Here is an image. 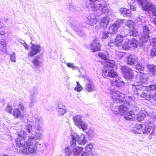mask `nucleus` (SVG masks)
<instances>
[{
	"mask_svg": "<svg viewBox=\"0 0 156 156\" xmlns=\"http://www.w3.org/2000/svg\"><path fill=\"white\" fill-rule=\"evenodd\" d=\"M97 0H90L91 4L94 3Z\"/></svg>",
	"mask_w": 156,
	"mask_h": 156,
	"instance_id": "nucleus-57",
	"label": "nucleus"
},
{
	"mask_svg": "<svg viewBox=\"0 0 156 156\" xmlns=\"http://www.w3.org/2000/svg\"><path fill=\"white\" fill-rule=\"evenodd\" d=\"M5 30L4 29V30H3L2 28H1V29H0V34L1 35H4L5 34Z\"/></svg>",
	"mask_w": 156,
	"mask_h": 156,
	"instance_id": "nucleus-47",
	"label": "nucleus"
},
{
	"mask_svg": "<svg viewBox=\"0 0 156 156\" xmlns=\"http://www.w3.org/2000/svg\"><path fill=\"white\" fill-rule=\"evenodd\" d=\"M146 90L147 92L154 91L156 90V83L147 86Z\"/></svg>",
	"mask_w": 156,
	"mask_h": 156,
	"instance_id": "nucleus-28",
	"label": "nucleus"
},
{
	"mask_svg": "<svg viewBox=\"0 0 156 156\" xmlns=\"http://www.w3.org/2000/svg\"><path fill=\"white\" fill-rule=\"evenodd\" d=\"M140 5L145 10H151L154 9V6L152 4L148 2H143L142 1Z\"/></svg>",
	"mask_w": 156,
	"mask_h": 156,
	"instance_id": "nucleus-14",
	"label": "nucleus"
},
{
	"mask_svg": "<svg viewBox=\"0 0 156 156\" xmlns=\"http://www.w3.org/2000/svg\"><path fill=\"white\" fill-rule=\"evenodd\" d=\"M112 30L114 33H115L117 31L118 29V27L117 24H113L112 27Z\"/></svg>",
	"mask_w": 156,
	"mask_h": 156,
	"instance_id": "nucleus-36",
	"label": "nucleus"
},
{
	"mask_svg": "<svg viewBox=\"0 0 156 156\" xmlns=\"http://www.w3.org/2000/svg\"><path fill=\"white\" fill-rule=\"evenodd\" d=\"M72 139L70 141V145L73 147L76 146V142L77 141L80 145H84L87 143V141L83 136H80L77 134L72 135Z\"/></svg>",
	"mask_w": 156,
	"mask_h": 156,
	"instance_id": "nucleus-2",
	"label": "nucleus"
},
{
	"mask_svg": "<svg viewBox=\"0 0 156 156\" xmlns=\"http://www.w3.org/2000/svg\"><path fill=\"white\" fill-rule=\"evenodd\" d=\"M66 153H67L68 151H70V149L69 147H67L66 148Z\"/></svg>",
	"mask_w": 156,
	"mask_h": 156,
	"instance_id": "nucleus-54",
	"label": "nucleus"
},
{
	"mask_svg": "<svg viewBox=\"0 0 156 156\" xmlns=\"http://www.w3.org/2000/svg\"><path fill=\"white\" fill-rule=\"evenodd\" d=\"M89 154L88 153L86 152H84L82 153L81 156H88Z\"/></svg>",
	"mask_w": 156,
	"mask_h": 156,
	"instance_id": "nucleus-50",
	"label": "nucleus"
},
{
	"mask_svg": "<svg viewBox=\"0 0 156 156\" xmlns=\"http://www.w3.org/2000/svg\"><path fill=\"white\" fill-rule=\"evenodd\" d=\"M16 56L15 53H13L10 55V59L11 62H15L16 61Z\"/></svg>",
	"mask_w": 156,
	"mask_h": 156,
	"instance_id": "nucleus-39",
	"label": "nucleus"
},
{
	"mask_svg": "<svg viewBox=\"0 0 156 156\" xmlns=\"http://www.w3.org/2000/svg\"><path fill=\"white\" fill-rule=\"evenodd\" d=\"M139 82L142 84H146L148 82V77L146 73H141L139 75Z\"/></svg>",
	"mask_w": 156,
	"mask_h": 156,
	"instance_id": "nucleus-18",
	"label": "nucleus"
},
{
	"mask_svg": "<svg viewBox=\"0 0 156 156\" xmlns=\"http://www.w3.org/2000/svg\"><path fill=\"white\" fill-rule=\"evenodd\" d=\"M98 55L104 60H106L107 59L106 55L103 53H99L98 54Z\"/></svg>",
	"mask_w": 156,
	"mask_h": 156,
	"instance_id": "nucleus-41",
	"label": "nucleus"
},
{
	"mask_svg": "<svg viewBox=\"0 0 156 156\" xmlns=\"http://www.w3.org/2000/svg\"><path fill=\"white\" fill-rule=\"evenodd\" d=\"M34 136L32 137L31 136H30L29 137V139L30 140H32L34 139Z\"/></svg>",
	"mask_w": 156,
	"mask_h": 156,
	"instance_id": "nucleus-56",
	"label": "nucleus"
},
{
	"mask_svg": "<svg viewBox=\"0 0 156 156\" xmlns=\"http://www.w3.org/2000/svg\"><path fill=\"white\" fill-rule=\"evenodd\" d=\"M17 136L18 137L15 139L16 146L18 148H22L19 150V154L25 155L36 152L37 148L31 147V144L29 141L26 140V137L22 136L19 133L18 134Z\"/></svg>",
	"mask_w": 156,
	"mask_h": 156,
	"instance_id": "nucleus-1",
	"label": "nucleus"
},
{
	"mask_svg": "<svg viewBox=\"0 0 156 156\" xmlns=\"http://www.w3.org/2000/svg\"><path fill=\"white\" fill-rule=\"evenodd\" d=\"M122 69L124 76L126 79H131L133 78L134 76L133 71L131 68L122 66Z\"/></svg>",
	"mask_w": 156,
	"mask_h": 156,
	"instance_id": "nucleus-6",
	"label": "nucleus"
},
{
	"mask_svg": "<svg viewBox=\"0 0 156 156\" xmlns=\"http://www.w3.org/2000/svg\"><path fill=\"white\" fill-rule=\"evenodd\" d=\"M18 108L20 109L22 111H23L25 109V108L23 104L19 103L18 105Z\"/></svg>",
	"mask_w": 156,
	"mask_h": 156,
	"instance_id": "nucleus-44",
	"label": "nucleus"
},
{
	"mask_svg": "<svg viewBox=\"0 0 156 156\" xmlns=\"http://www.w3.org/2000/svg\"><path fill=\"white\" fill-rule=\"evenodd\" d=\"M138 61L137 57L133 55H129L127 58V64L130 65H133Z\"/></svg>",
	"mask_w": 156,
	"mask_h": 156,
	"instance_id": "nucleus-15",
	"label": "nucleus"
},
{
	"mask_svg": "<svg viewBox=\"0 0 156 156\" xmlns=\"http://www.w3.org/2000/svg\"><path fill=\"white\" fill-rule=\"evenodd\" d=\"M135 117L136 115L135 114L132 112L130 111L127 113L125 116L124 118L127 120H133L135 119Z\"/></svg>",
	"mask_w": 156,
	"mask_h": 156,
	"instance_id": "nucleus-21",
	"label": "nucleus"
},
{
	"mask_svg": "<svg viewBox=\"0 0 156 156\" xmlns=\"http://www.w3.org/2000/svg\"><path fill=\"white\" fill-rule=\"evenodd\" d=\"M118 110L120 114L122 115L126 112L128 110V108L124 105H121L119 106Z\"/></svg>",
	"mask_w": 156,
	"mask_h": 156,
	"instance_id": "nucleus-23",
	"label": "nucleus"
},
{
	"mask_svg": "<svg viewBox=\"0 0 156 156\" xmlns=\"http://www.w3.org/2000/svg\"><path fill=\"white\" fill-rule=\"evenodd\" d=\"M154 129L152 126L147 124L144 125L142 132L144 134H149V137L151 138V136L154 134Z\"/></svg>",
	"mask_w": 156,
	"mask_h": 156,
	"instance_id": "nucleus-8",
	"label": "nucleus"
},
{
	"mask_svg": "<svg viewBox=\"0 0 156 156\" xmlns=\"http://www.w3.org/2000/svg\"><path fill=\"white\" fill-rule=\"evenodd\" d=\"M119 11L124 16H128L131 14L130 10L125 8H121L120 9Z\"/></svg>",
	"mask_w": 156,
	"mask_h": 156,
	"instance_id": "nucleus-25",
	"label": "nucleus"
},
{
	"mask_svg": "<svg viewBox=\"0 0 156 156\" xmlns=\"http://www.w3.org/2000/svg\"><path fill=\"white\" fill-rule=\"evenodd\" d=\"M33 64L36 66H38L39 65L40 62L37 58H35L34 59L32 62Z\"/></svg>",
	"mask_w": 156,
	"mask_h": 156,
	"instance_id": "nucleus-38",
	"label": "nucleus"
},
{
	"mask_svg": "<svg viewBox=\"0 0 156 156\" xmlns=\"http://www.w3.org/2000/svg\"><path fill=\"white\" fill-rule=\"evenodd\" d=\"M1 44L4 47H5L6 46V42L5 41H1Z\"/></svg>",
	"mask_w": 156,
	"mask_h": 156,
	"instance_id": "nucleus-49",
	"label": "nucleus"
},
{
	"mask_svg": "<svg viewBox=\"0 0 156 156\" xmlns=\"http://www.w3.org/2000/svg\"><path fill=\"white\" fill-rule=\"evenodd\" d=\"M93 21H94V24H96L98 21L97 19L95 18L93 19Z\"/></svg>",
	"mask_w": 156,
	"mask_h": 156,
	"instance_id": "nucleus-55",
	"label": "nucleus"
},
{
	"mask_svg": "<svg viewBox=\"0 0 156 156\" xmlns=\"http://www.w3.org/2000/svg\"><path fill=\"white\" fill-rule=\"evenodd\" d=\"M2 156H9V155L7 154H3Z\"/></svg>",
	"mask_w": 156,
	"mask_h": 156,
	"instance_id": "nucleus-59",
	"label": "nucleus"
},
{
	"mask_svg": "<svg viewBox=\"0 0 156 156\" xmlns=\"http://www.w3.org/2000/svg\"><path fill=\"white\" fill-rule=\"evenodd\" d=\"M150 33V30L149 27L146 26H144L142 36L140 39L142 43L146 42L150 40V37L149 34Z\"/></svg>",
	"mask_w": 156,
	"mask_h": 156,
	"instance_id": "nucleus-4",
	"label": "nucleus"
},
{
	"mask_svg": "<svg viewBox=\"0 0 156 156\" xmlns=\"http://www.w3.org/2000/svg\"><path fill=\"white\" fill-rule=\"evenodd\" d=\"M111 85L113 86H115L119 88L123 87L124 85V82L119 77H117L115 80H112L111 81Z\"/></svg>",
	"mask_w": 156,
	"mask_h": 156,
	"instance_id": "nucleus-10",
	"label": "nucleus"
},
{
	"mask_svg": "<svg viewBox=\"0 0 156 156\" xmlns=\"http://www.w3.org/2000/svg\"><path fill=\"white\" fill-rule=\"evenodd\" d=\"M108 10L107 7L106 6H103L101 9L102 12L103 13L107 12Z\"/></svg>",
	"mask_w": 156,
	"mask_h": 156,
	"instance_id": "nucleus-43",
	"label": "nucleus"
},
{
	"mask_svg": "<svg viewBox=\"0 0 156 156\" xmlns=\"http://www.w3.org/2000/svg\"><path fill=\"white\" fill-rule=\"evenodd\" d=\"M12 114L15 119L22 118L24 115L21 112L20 110L18 108H15L13 110Z\"/></svg>",
	"mask_w": 156,
	"mask_h": 156,
	"instance_id": "nucleus-16",
	"label": "nucleus"
},
{
	"mask_svg": "<svg viewBox=\"0 0 156 156\" xmlns=\"http://www.w3.org/2000/svg\"><path fill=\"white\" fill-rule=\"evenodd\" d=\"M136 94L138 96H140L141 98H144L146 100H147L148 98V100H150V98H151L150 97V95H149L147 93L145 92H143L140 94L136 92Z\"/></svg>",
	"mask_w": 156,
	"mask_h": 156,
	"instance_id": "nucleus-31",
	"label": "nucleus"
},
{
	"mask_svg": "<svg viewBox=\"0 0 156 156\" xmlns=\"http://www.w3.org/2000/svg\"><path fill=\"white\" fill-rule=\"evenodd\" d=\"M130 9L132 11H135L136 10V8L133 5L130 6Z\"/></svg>",
	"mask_w": 156,
	"mask_h": 156,
	"instance_id": "nucleus-51",
	"label": "nucleus"
},
{
	"mask_svg": "<svg viewBox=\"0 0 156 156\" xmlns=\"http://www.w3.org/2000/svg\"><path fill=\"white\" fill-rule=\"evenodd\" d=\"M109 23V18L106 17H104L101 21L100 26L101 27H106L108 24Z\"/></svg>",
	"mask_w": 156,
	"mask_h": 156,
	"instance_id": "nucleus-20",
	"label": "nucleus"
},
{
	"mask_svg": "<svg viewBox=\"0 0 156 156\" xmlns=\"http://www.w3.org/2000/svg\"><path fill=\"white\" fill-rule=\"evenodd\" d=\"M73 120L75 124L77 126L82 121L81 120V117L80 115H76L73 118Z\"/></svg>",
	"mask_w": 156,
	"mask_h": 156,
	"instance_id": "nucleus-26",
	"label": "nucleus"
},
{
	"mask_svg": "<svg viewBox=\"0 0 156 156\" xmlns=\"http://www.w3.org/2000/svg\"><path fill=\"white\" fill-rule=\"evenodd\" d=\"M76 87H75L74 90L78 92H80L82 90L83 88L78 82H76Z\"/></svg>",
	"mask_w": 156,
	"mask_h": 156,
	"instance_id": "nucleus-35",
	"label": "nucleus"
},
{
	"mask_svg": "<svg viewBox=\"0 0 156 156\" xmlns=\"http://www.w3.org/2000/svg\"><path fill=\"white\" fill-rule=\"evenodd\" d=\"M30 49L31 51L28 53V56L32 57L40 51L41 47L39 45L32 44Z\"/></svg>",
	"mask_w": 156,
	"mask_h": 156,
	"instance_id": "nucleus-9",
	"label": "nucleus"
},
{
	"mask_svg": "<svg viewBox=\"0 0 156 156\" xmlns=\"http://www.w3.org/2000/svg\"><path fill=\"white\" fill-rule=\"evenodd\" d=\"M102 76L104 78L109 77L114 78L118 76V74L114 70L105 69L102 71Z\"/></svg>",
	"mask_w": 156,
	"mask_h": 156,
	"instance_id": "nucleus-5",
	"label": "nucleus"
},
{
	"mask_svg": "<svg viewBox=\"0 0 156 156\" xmlns=\"http://www.w3.org/2000/svg\"><path fill=\"white\" fill-rule=\"evenodd\" d=\"M135 68L136 70L138 72L141 71H143L144 69V67L143 65L139 63H137L136 65Z\"/></svg>",
	"mask_w": 156,
	"mask_h": 156,
	"instance_id": "nucleus-33",
	"label": "nucleus"
},
{
	"mask_svg": "<svg viewBox=\"0 0 156 156\" xmlns=\"http://www.w3.org/2000/svg\"><path fill=\"white\" fill-rule=\"evenodd\" d=\"M78 127L81 129L83 131L86 130L87 127V126L84 122L82 121L80 124L77 126Z\"/></svg>",
	"mask_w": 156,
	"mask_h": 156,
	"instance_id": "nucleus-34",
	"label": "nucleus"
},
{
	"mask_svg": "<svg viewBox=\"0 0 156 156\" xmlns=\"http://www.w3.org/2000/svg\"><path fill=\"white\" fill-rule=\"evenodd\" d=\"M31 129L29 128H27L26 130L29 133H30V130Z\"/></svg>",
	"mask_w": 156,
	"mask_h": 156,
	"instance_id": "nucleus-58",
	"label": "nucleus"
},
{
	"mask_svg": "<svg viewBox=\"0 0 156 156\" xmlns=\"http://www.w3.org/2000/svg\"><path fill=\"white\" fill-rule=\"evenodd\" d=\"M111 96L113 100L118 103L123 102L124 98L123 94L119 91L112 92Z\"/></svg>",
	"mask_w": 156,
	"mask_h": 156,
	"instance_id": "nucleus-7",
	"label": "nucleus"
},
{
	"mask_svg": "<svg viewBox=\"0 0 156 156\" xmlns=\"http://www.w3.org/2000/svg\"><path fill=\"white\" fill-rule=\"evenodd\" d=\"M67 66L69 68H75V66H74V65L72 63L68 62L66 63Z\"/></svg>",
	"mask_w": 156,
	"mask_h": 156,
	"instance_id": "nucleus-45",
	"label": "nucleus"
},
{
	"mask_svg": "<svg viewBox=\"0 0 156 156\" xmlns=\"http://www.w3.org/2000/svg\"><path fill=\"white\" fill-rule=\"evenodd\" d=\"M143 125L142 124H137L133 127V132L134 133H140L141 131L143 132Z\"/></svg>",
	"mask_w": 156,
	"mask_h": 156,
	"instance_id": "nucleus-19",
	"label": "nucleus"
},
{
	"mask_svg": "<svg viewBox=\"0 0 156 156\" xmlns=\"http://www.w3.org/2000/svg\"><path fill=\"white\" fill-rule=\"evenodd\" d=\"M121 22H120V23H123V20H121Z\"/></svg>",
	"mask_w": 156,
	"mask_h": 156,
	"instance_id": "nucleus-60",
	"label": "nucleus"
},
{
	"mask_svg": "<svg viewBox=\"0 0 156 156\" xmlns=\"http://www.w3.org/2000/svg\"><path fill=\"white\" fill-rule=\"evenodd\" d=\"M83 148L77 147L74 148L73 150V152L74 156H78L83 151Z\"/></svg>",
	"mask_w": 156,
	"mask_h": 156,
	"instance_id": "nucleus-22",
	"label": "nucleus"
},
{
	"mask_svg": "<svg viewBox=\"0 0 156 156\" xmlns=\"http://www.w3.org/2000/svg\"><path fill=\"white\" fill-rule=\"evenodd\" d=\"M153 10L152 12V14L154 16H156V8L153 9Z\"/></svg>",
	"mask_w": 156,
	"mask_h": 156,
	"instance_id": "nucleus-48",
	"label": "nucleus"
},
{
	"mask_svg": "<svg viewBox=\"0 0 156 156\" xmlns=\"http://www.w3.org/2000/svg\"><path fill=\"white\" fill-rule=\"evenodd\" d=\"M86 150L88 151H90L93 148V145L91 144H89L85 147Z\"/></svg>",
	"mask_w": 156,
	"mask_h": 156,
	"instance_id": "nucleus-42",
	"label": "nucleus"
},
{
	"mask_svg": "<svg viewBox=\"0 0 156 156\" xmlns=\"http://www.w3.org/2000/svg\"><path fill=\"white\" fill-rule=\"evenodd\" d=\"M12 107L11 106L8 105L6 108V111L9 113L12 114L13 111Z\"/></svg>",
	"mask_w": 156,
	"mask_h": 156,
	"instance_id": "nucleus-37",
	"label": "nucleus"
},
{
	"mask_svg": "<svg viewBox=\"0 0 156 156\" xmlns=\"http://www.w3.org/2000/svg\"><path fill=\"white\" fill-rule=\"evenodd\" d=\"M147 67L150 72L154 74L156 72V66L148 64L147 65Z\"/></svg>",
	"mask_w": 156,
	"mask_h": 156,
	"instance_id": "nucleus-30",
	"label": "nucleus"
},
{
	"mask_svg": "<svg viewBox=\"0 0 156 156\" xmlns=\"http://www.w3.org/2000/svg\"><path fill=\"white\" fill-rule=\"evenodd\" d=\"M85 88L86 90L89 92H92L94 90V85L90 82L86 85Z\"/></svg>",
	"mask_w": 156,
	"mask_h": 156,
	"instance_id": "nucleus-29",
	"label": "nucleus"
},
{
	"mask_svg": "<svg viewBox=\"0 0 156 156\" xmlns=\"http://www.w3.org/2000/svg\"><path fill=\"white\" fill-rule=\"evenodd\" d=\"M106 64L104 66V69H109V68H113L115 66V63L114 62H111V61H108L106 62Z\"/></svg>",
	"mask_w": 156,
	"mask_h": 156,
	"instance_id": "nucleus-27",
	"label": "nucleus"
},
{
	"mask_svg": "<svg viewBox=\"0 0 156 156\" xmlns=\"http://www.w3.org/2000/svg\"><path fill=\"white\" fill-rule=\"evenodd\" d=\"M132 1L135 2H137L140 4L142 1V0H132Z\"/></svg>",
	"mask_w": 156,
	"mask_h": 156,
	"instance_id": "nucleus-52",
	"label": "nucleus"
},
{
	"mask_svg": "<svg viewBox=\"0 0 156 156\" xmlns=\"http://www.w3.org/2000/svg\"><path fill=\"white\" fill-rule=\"evenodd\" d=\"M127 26L129 28V33L130 36L133 37H136L138 35V32L132 24H127Z\"/></svg>",
	"mask_w": 156,
	"mask_h": 156,
	"instance_id": "nucleus-17",
	"label": "nucleus"
},
{
	"mask_svg": "<svg viewBox=\"0 0 156 156\" xmlns=\"http://www.w3.org/2000/svg\"><path fill=\"white\" fill-rule=\"evenodd\" d=\"M150 45L152 47L150 55L152 57L156 56V38H152L150 42Z\"/></svg>",
	"mask_w": 156,
	"mask_h": 156,
	"instance_id": "nucleus-13",
	"label": "nucleus"
},
{
	"mask_svg": "<svg viewBox=\"0 0 156 156\" xmlns=\"http://www.w3.org/2000/svg\"><path fill=\"white\" fill-rule=\"evenodd\" d=\"M136 45V44L133 41L128 40L127 41L123 43L121 47L123 50L127 51L129 50L131 47H135Z\"/></svg>",
	"mask_w": 156,
	"mask_h": 156,
	"instance_id": "nucleus-11",
	"label": "nucleus"
},
{
	"mask_svg": "<svg viewBox=\"0 0 156 156\" xmlns=\"http://www.w3.org/2000/svg\"><path fill=\"white\" fill-rule=\"evenodd\" d=\"M142 84L140 82L137 81L135 82L133 85L134 86L136 90L141 91L143 90L144 87Z\"/></svg>",
	"mask_w": 156,
	"mask_h": 156,
	"instance_id": "nucleus-24",
	"label": "nucleus"
},
{
	"mask_svg": "<svg viewBox=\"0 0 156 156\" xmlns=\"http://www.w3.org/2000/svg\"><path fill=\"white\" fill-rule=\"evenodd\" d=\"M23 46L25 47V49L27 50L29 49V47L28 45L25 42H24L23 44Z\"/></svg>",
	"mask_w": 156,
	"mask_h": 156,
	"instance_id": "nucleus-46",
	"label": "nucleus"
},
{
	"mask_svg": "<svg viewBox=\"0 0 156 156\" xmlns=\"http://www.w3.org/2000/svg\"><path fill=\"white\" fill-rule=\"evenodd\" d=\"M125 37V36L118 34L114 38V41H111L108 44L111 46H113V44L116 47L119 48L122 45Z\"/></svg>",
	"mask_w": 156,
	"mask_h": 156,
	"instance_id": "nucleus-3",
	"label": "nucleus"
},
{
	"mask_svg": "<svg viewBox=\"0 0 156 156\" xmlns=\"http://www.w3.org/2000/svg\"><path fill=\"white\" fill-rule=\"evenodd\" d=\"M32 125H30V124H29V125H28L27 126V128H29V129H31L32 128Z\"/></svg>",
	"mask_w": 156,
	"mask_h": 156,
	"instance_id": "nucleus-53",
	"label": "nucleus"
},
{
	"mask_svg": "<svg viewBox=\"0 0 156 156\" xmlns=\"http://www.w3.org/2000/svg\"><path fill=\"white\" fill-rule=\"evenodd\" d=\"M145 117V115L142 112H139L136 115V119L139 122L143 120Z\"/></svg>",
	"mask_w": 156,
	"mask_h": 156,
	"instance_id": "nucleus-32",
	"label": "nucleus"
},
{
	"mask_svg": "<svg viewBox=\"0 0 156 156\" xmlns=\"http://www.w3.org/2000/svg\"><path fill=\"white\" fill-rule=\"evenodd\" d=\"M58 113L59 115H63L66 112V110L64 108H59L58 110Z\"/></svg>",
	"mask_w": 156,
	"mask_h": 156,
	"instance_id": "nucleus-40",
	"label": "nucleus"
},
{
	"mask_svg": "<svg viewBox=\"0 0 156 156\" xmlns=\"http://www.w3.org/2000/svg\"><path fill=\"white\" fill-rule=\"evenodd\" d=\"M101 44L97 42L96 40H93L92 42L90 44V47L92 51L95 52L101 50Z\"/></svg>",
	"mask_w": 156,
	"mask_h": 156,
	"instance_id": "nucleus-12",
	"label": "nucleus"
}]
</instances>
